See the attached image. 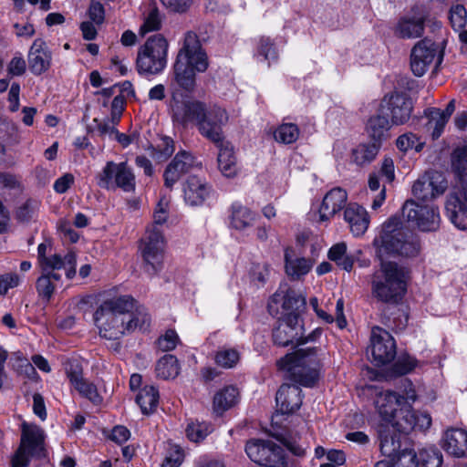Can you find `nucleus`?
Here are the masks:
<instances>
[{
    "instance_id": "13d9d810",
    "label": "nucleus",
    "mask_w": 467,
    "mask_h": 467,
    "mask_svg": "<svg viewBox=\"0 0 467 467\" xmlns=\"http://www.w3.org/2000/svg\"><path fill=\"white\" fill-rule=\"evenodd\" d=\"M161 26V17L160 11L157 7H153L150 10L145 17L143 25L140 26V33L145 35L151 31H157Z\"/></svg>"
},
{
    "instance_id": "37998d69",
    "label": "nucleus",
    "mask_w": 467,
    "mask_h": 467,
    "mask_svg": "<svg viewBox=\"0 0 467 467\" xmlns=\"http://www.w3.org/2000/svg\"><path fill=\"white\" fill-rule=\"evenodd\" d=\"M328 258L335 262L340 268L349 272L351 271L354 260L352 256L347 254V245L345 243L334 244L328 251Z\"/></svg>"
},
{
    "instance_id": "4468645a",
    "label": "nucleus",
    "mask_w": 467,
    "mask_h": 467,
    "mask_svg": "<svg viewBox=\"0 0 467 467\" xmlns=\"http://www.w3.org/2000/svg\"><path fill=\"white\" fill-rule=\"evenodd\" d=\"M412 110V99L402 92H394L389 96H385L379 108L381 113L390 117L392 125L405 124L410 119Z\"/></svg>"
},
{
    "instance_id": "864d4df0",
    "label": "nucleus",
    "mask_w": 467,
    "mask_h": 467,
    "mask_svg": "<svg viewBox=\"0 0 467 467\" xmlns=\"http://www.w3.org/2000/svg\"><path fill=\"white\" fill-rule=\"evenodd\" d=\"M393 467H419L420 461L413 449L405 447L392 459Z\"/></svg>"
},
{
    "instance_id": "052dcab7",
    "label": "nucleus",
    "mask_w": 467,
    "mask_h": 467,
    "mask_svg": "<svg viewBox=\"0 0 467 467\" xmlns=\"http://www.w3.org/2000/svg\"><path fill=\"white\" fill-rule=\"evenodd\" d=\"M39 202L36 200H27L16 210V218L20 222H28L38 209Z\"/></svg>"
},
{
    "instance_id": "cd10ccee",
    "label": "nucleus",
    "mask_w": 467,
    "mask_h": 467,
    "mask_svg": "<svg viewBox=\"0 0 467 467\" xmlns=\"http://www.w3.org/2000/svg\"><path fill=\"white\" fill-rule=\"evenodd\" d=\"M344 220L355 236L364 234L369 224L368 212L357 203H349L344 211Z\"/></svg>"
},
{
    "instance_id": "5701e85b",
    "label": "nucleus",
    "mask_w": 467,
    "mask_h": 467,
    "mask_svg": "<svg viewBox=\"0 0 467 467\" xmlns=\"http://www.w3.org/2000/svg\"><path fill=\"white\" fill-rule=\"evenodd\" d=\"M403 400L402 397H400L399 394L394 391L384 390L377 394L374 403L382 420L389 423L404 404Z\"/></svg>"
},
{
    "instance_id": "338daca9",
    "label": "nucleus",
    "mask_w": 467,
    "mask_h": 467,
    "mask_svg": "<svg viewBox=\"0 0 467 467\" xmlns=\"http://www.w3.org/2000/svg\"><path fill=\"white\" fill-rule=\"evenodd\" d=\"M26 69V64L22 57H14L7 66L8 74L11 76H21Z\"/></svg>"
},
{
    "instance_id": "473e14b6",
    "label": "nucleus",
    "mask_w": 467,
    "mask_h": 467,
    "mask_svg": "<svg viewBox=\"0 0 467 467\" xmlns=\"http://www.w3.org/2000/svg\"><path fill=\"white\" fill-rule=\"evenodd\" d=\"M451 222L459 229H467V207L458 194H451L445 205Z\"/></svg>"
},
{
    "instance_id": "09e8293b",
    "label": "nucleus",
    "mask_w": 467,
    "mask_h": 467,
    "mask_svg": "<svg viewBox=\"0 0 467 467\" xmlns=\"http://www.w3.org/2000/svg\"><path fill=\"white\" fill-rule=\"evenodd\" d=\"M299 136V130L296 124L285 123L280 125L275 131L274 137L277 142L291 144L295 142Z\"/></svg>"
},
{
    "instance_id": "49530a36",
    "label": "nucleus",
    "mask_w": 467,
    "mask_h": 467,
    "mask_svg": "<svg viewBox=\"0 0 467 467\" xmlns=\"http://www.w3.org/2000/svg\"><path fill=\"white\" fill-rule=\"evenodd\" d=\"M213 431V428L210 422H191L186 428V435L190 441L200 442L212 433Z\"/></svg>"
},
{
    "instance_id": "2eb2a0df",
    "label": "nucleus",
    "mask_w": 467,
    "mask_h": 467,
    "mask_svg": "<svg viewBox=\"0 0 467 467\" xmlns=\"http://www.w3.org/2000/svg\"><path fill=\"white\" fill-rule=\"evenodd\" d=\"M368 348L371 352L372 362L377 366L391 362L397 354L393 337L387 330L379 327L372 328Z\"/></svg>"
},
{
    "instance_id": "58836bf2",
    "label": "nucleus",
    "mask_w": 467,
    "mask_h": 467,
    "mask_svg": "<svg viewBox=\"0 0 467 467\" xmlns=\"http://www.w3.org/2000/svg\"><path fill=\"white\" fill-rule=\"evenodd\" d=\"M424 114L428 119L425 124L426 131L431 134L432 140L439 139L449 120L441 115V110L437 108L427 109L424 110Z\"/></svg>"
},
{
    "instance_id": "393cba45",
    "label": "nucleus",
    "mask_w": 467,
    "mask_h": 467,
    "mask_svg": "<svg viewBox=\"0 0 467 467\" xmlns=\"http://www.w3.org/2000/svg\"><path fill=\"white\" fill-rule=\"evenodd\" d=\"M210 192L211 187L197 176H190L183 184L184 202L191 206L202 205Z\"/></svg>"
},
{
    "instance_id": "ddd939ff",
    "label": "nucleus",
    "mask_w": 467,
    "mask_h": 467,
    "mask_svg": "<svg viewBox=\"0 0 467 467\" xmlns=\"http://www.w3.org/2000/svg\"><path fill=\"white\" fill-rule=\"evenodd\" d=\"M402 215L423 232H433L440 227L439 210L433 205H420L410 200L402 206Z\"/></svg>"
},
{
    "instance_id": "a211bd4d",
    "label": "nucleus",
    "mask_w": 467,
    "mask_h": 467,
    "mask_svg": "<svg viewBox=\"0 0 467 467\" xmlns=\"http://www.w3.org/2000/svg\"><path fill=\"white\" fill-rule=\"evenodd\" d=\"M198 167H201V163L197 162L192 153L185 150L179 151L164 171L165 187L171 190L182 175Z\"/></svg>"
},
{
    "instance_id": "aec40b11",
    "label": "nucleus",
    "mask_w": 467,
    "mask_h": 467,
    "mask_svg": "<svg viewBox=\"0 0 467 467\" xmlns=\"http://www.w3.org/2000/svg\"><path fill=\"white\" fill-rule=\"evenodd\" d=\"M275 401L278 412L293 413L302 404V390L296 384H283L276 392Z\"/></svg>"
},
{
    "instance_id": "69168bd1",
    "label": "nucleus",
    "mask_w": 467,
    "mask_h": 467,
    "mask_svg": "<svg viewBox=\"0 0 467 467\" xmlns=\"http://www.w3.org/2000/svg\"><path fill=\"white\" fill-rule=\"evenodd\" d=\"M171 12L182 14L189 10L193 0H161Z\"/></svg>"
},
{
    "instance_id": "c85d7f7f",
    "label": "nucleus",
    "mask_w": 467,
    "mask_h": 467,
    "mask_svg": "<svg viewBox=\"0 0 467 467\" xmlns=\"http://www.w3.org/2000/svg\"><path fill=\"white\" fill-rule=\"evenodd\" d=\"M257 213L240 202H234L230 208V226L236 231L244 232L252 228L256 220Z\"/></svg>"
},
{
    "instance_id": "f257e3e1",
    "label": "nucleus",
    "mask_w": 467,
    "mask_h": 467,
    "mask_svg": "<svg viewBox=\"0 0 467 467\" xmlns=\"http://www.w3.org/2000/svg\"><path fill=\"white\" fill-rule=\"evenodd\" d=\"M171 108L173 122L182 127L195 123L202 137L211 142L221 141V130L229 120L225 109L214 105L207 109L200 101L178 99L175 93L172 94Z\"/></svg>"
},
{
    "instance_id": "6e6d98bb",
    "label": "nucleus",
    "mask_w": 467,
    "mask_h": 467,
    "mask_svg": "<svg viewBox=\"0 0 467 467\" xmlns=\"http://www.w3.org/2000/svg\"><path fill=\"white\" fill-rule=\"evenodd\" d=\"M396 145L400 150L404 152L412 149L419 152L422 150L424 142L420 141L416 134L408 132L397 139Z\"/></svg>"
},
{
    "instance_id": "7c9ffc66",
    "label": "nucleus",
    "mask_w": 467,
    "mask_h": 467,
    "mask_svg": "<svg viewBox=\"0 0 467 467\" xmlns=\"http://www.w3.org/2000/svg\"><path fill=\"white\" fill-rule=\"evenodd\" d=\"M240 399L239 389L233 386H226L218 390L213 400V412L222 416L226 410L234 407Z\"/></svg>"
},
{
    "instance_id": "6e6552de",
    "label": "nucleus",
    "mask_w": 467,
    "mask_h": 467,
    "mask_svg": "<svg viewBox=\"0 0 467 467\" xmlns=\"http://www.w3.org/2000/svg\"><path fill=\"white\" fill-rule=\"evenodd\" d=\"M47 456L46 433L36 424L21 423L20 443L11 459V467H27L31 459Z\"/></svg>"
},
{
    "instance_id": "6ab92c4d",
    "label": "nucleus",
    "mask_w": 467,
    "mask_h": 467,
    "mask_svg": "<svg viewBox=\"0 0 467 467\" xmlns=\"http://www.w3.org/2000/svg\"><path fill=\"white\" fill-rule=\"evenodd\" d=\"M65 371L71 386L81 395L94 404L101 401L97 387L83 378V369L77 360L67 361L65 364Z\"/></svg>"
},
{
    "instance_id": "e2e57ef3",
    "label": "nucleus",
    "mask_w": 467,
    "mask_h": 467,
    "mask_svg": "<svg viewBox=\"0 0 467 467\" xmlns=\"http://www.w3.org/2000/svg\"><path fill=\"white\" fill-rule=\"evenodd\" d=\"M20 284V277L16 273H5L0 275V295H5L10 288L18 286Z\"/></svg>"
},
{
    "instance_id": "4c0bfd02",
    "label": "nucleus",
    "mask_w": 467,
    "mask_h": 467,
    "mask_svg": "<svg viewBox=\"0 0 467 467\" xmlns=\"http://www.w3.org/2000/svg\"><path fill=\"white\" fill-rule=\"evenodd\" d=\"M272 301L279 303L282 301V306L287 313H297L306 305V299L301 295L297 294L292 289H287L285 292L278 290L272 297Z\"/></svg>"
},
{
    "instance_id": "f8f14e48",
    "label": "nucleus",
    "mask_w": 467,
    "mask_h": 467,
    "mask_svg": "<svg viewBox=\"0 0 467 467\" xmlns=\"http://www.w3.org/2000/svg\"><path fill=\"white\" fill-rule=\"evenodd\" d=\"M97 178L98 185L107 190L120 188L127 192L135 190V175L126 161H108Z\"/></svg>"
},
{
    "instance_id": "3c124183",
    "label": "nucleus",
    "mask_w": 467,
    "mask_h": 467,
    "mask_svg": "<svg viewBox=\"0 0 467 467\" xmlns=\"http://www.w3.org/2000/svg\"><path fill=\"white\" fill-rule=\"evenodd\" d=\"M39 267L41 273L46 275L57 274V271L67 267V254L64 257L57 254L47 256L42 260Z\"/></svg>"
},
{
    "instance_id": "de8ad7c7",
    "label": "nucleus",
    "mask_w": 467,
    "mask_h": 467,
    "mask_svg": "<svg viewBox=\"0 0 467 467\" xmlns=\"http://www.w3.org/2000/svg\"><path fill=\"white\" fill-rule=\"evenodd\" d=\"M256 57H261L264 61L268 62V66L271 63L276 62L278 58V53L275 47V44L271 41L269 37L262 36L259 39L256 52Z\"/></svg>"
},
{
    "instance_id": "79ce46f5",
    "label": "nucleus",
    "mask_w": 467,
    "mask_h": 467,
    "mask_svg": "<svg viewBox=\"0 0 467 467\" xmlns=\"http://www.w3.org/2000/svg\"><path fill=\"white\" fill-rule=\"evenodd\" d=\"M178 359L175 356L167 354L160 358L156 364V375L163 379H174L179 374Z\"/></svg>"
},
{
    "instance_id": "7ed1b4c3",
    "label": "nucleus",
    "mask_w": 467,
    "mask_h": 467,
    "mask_svg": "<svg viewBox=\"0 0 467 467\" xmlns=\"http://www.w3.org/2000/svg\"><path fill=\"white\" fill-rule=\"evenodd\" d=\"M134 308V299L129 296L105 300L95 311L93 318L99 336L118 340L130 333L129 310Z\"/></svg>"
},
{
    "instance_id": "dca6fc26",
    "label": "nucleus",
    "mask_w": 467,
    "mask_h": 467,
    "mask_svg": "<svg viewBox=\"0 0 467 467\" xmlns=\"http://www.w3.org/2000/svg\"><path fill=\"white\" fill-rule=\"evenodd\" d=\"M436 57L438 64L441 63L443 54H438L437 45L429 38L420 40L410 53V67L413 74L417 77L423 76Z\"/></svg>"
},
{
    "instance_id": "4d7b16f0",
    "label": "nucleus",
    "mask_w": 467,
    "mask_h": 467,
    "mask_svg": "<svg viewBox=\"0 0 467 467\" xmlns=\"http://www.w3.org/2000/svg\"><path fill=\"white\" fill-rule=\"evenodd\" d=\"M419 455L421 467H441L443 462L441 452L436 448L423 449Z\"/></svg>"
},
{
    "instance_id": "0eeeda50",
    "label": "nucleus",
    "mask_w": 467,
    "mask_h": 467,
    "mask_svg": "<svg viewBox=\"0 0 467 467\" xmlns=\"http://www.w3.org/2000/svg\"><path fill=\"white\" fill-rule=\"evenodd\" d=\"M169 201L161 198L154 211L153 224L150 226L141 239L140 251L144 267L150 275H155L162 268L165 241L160 226L168 218Z\"/></svg>"
},
{
    "instance_id": "1a4fd4ad",
    "label": "nucleus",
    "mask_w": 467,
    "mask_h": 467,
    "mask_svg": "<svg viewBox=\"0 0 467 467\" xmlns=\"http://www.w3.org/2000/svg\"><path fill=\"white\" fill-rule=\"evenodd\" d=\"M168 42L160 34L150 37L138 51L136 67L140 75L161 73L167 65Z\"/></svg>"
},
{
    "instance_id": "2f4dec72",
    "label": "nucleus",
    "mask_w": 467,
    "mask_h": 467,
    "mask_svg": "<svg viewBox=\"0 0 467 467\" xmlns=\"http://www.w3.org/2000/svg\"><path fill=\"white\" fill-rule=\"evenodd\" d=\"M311 260L296 255L294 249L287 247L285 250V268L288 276L299 279L306 275L312 268Z\"/></svg>"
},
{
    "instance_id": "c03bdc74",
    "label": "nucleus",
    "mask_w": 467,
    "mask_h": 467,
    "mask_svg": "<svg viewBox=\"0 0 467 467\" xmlns=\"http://www.w3.org/2000/svg\"><path fill=\"white\" fill-rule=\"evenodd\" d=\"M60 278L59 274L46 275L41 273L36 283L38 296L46 301H49L55 291V282H58Z\"/></svg>"
},
{
    "instance_id": "e433bc0d",
    "label": "nucleus",
    "mask_w": 467,
    "mask_h": 467,
    "mask_svg": "<svg viewBox=\"0 0 467 467\" xmlns=\"http://www.w3.org/2000/svg\"><path fill=\"white\" fill-rule=\"evenodd\" d=\"M389 423L390 427L400 434H408L416 429L415 411L412 410L411 405L404 403Z\"/></svg>"
},
{
    "instance_id": "4be33fe9",
    "label": "nucleus",
    "mask_w": 467,
    "mask_h": 467,
    "mask_svg": "<svg viewBox=\"0 0 467 467\" xmlns=\"http://www.w3.org/2000/svg\"><path fill=\"white\" fill-rule=\"evenodd\" d=\"M348 193L340 187H335L326 193L319 208L321 221H327L346 207Z\"/></svg>"
},
{
    "instance_id": "f3484780",
    "label": "nucleus",
    "mask_w": 467,
    "mask_h": 467,
    "mask_svg": "<svg viewBox=\"0 0 467 467\" xmlns=\"http://www.w3.org/2000/svg\"><path fill=\"white\" fill-rule=\"evenodd\" d=\"M447 186V181L441 172L427 171L414 182L412 193L417 199L428 202L441 195Z\"/></svg>"
},
{
    "instance_id": "774afa93",
    "label": "nucleus",
    "mask_w": 467,
    "mask_h": 467,
    "mask_svg": "<svg viewBox=\"0 0 467 467\" xmlns=\"http://www.w3.org/2000/svg\"><path fill=\"white\" fill-rule=\"evenodd\" d=\"M182 461L183 452L179 447H176L175 450L170 453V455L166 456L161 464V467H179Z\"/></svg>"
},
{
    "instance_id": "680f3d73",
    "label": "nucleus",
    "mask_w": 467,
    "mask_h": 467,
    "mask_svg": "<svg viewBox=\"0 0 467 467\" xmlns=\"http://www.w3.org/2000/svg\"><path fill=\"white\" fill-rule=\"evenodd\" d=\"M174 141L169 137H161L155 148V155L159 160H166L174 152Z\"/></svg>"
},
{
    "instance_id": "a19ab883",
    "label": "nucleus",
    "mask_w": 467,
    "mask_h": 467,
    "mask_svg": "<svg viewBox=\"0 0 467 467\" xmlns=\"http://www.w3.org/2000/svg\"><path fill=\"white\" fill-rule=\"evenodd\" d=\"M380 145L375 142L359 144L352 150V161L359 166L369 164L377 157Z\"/></svg>"
},
{
    "instance_id": "0e129e2a",
    "label": "nucleus",
    "mask_w": 467,
    "mask_h": 467,
    "mask_svg": "<svg viewBox=\"0 0 467 467\" xmlns=\"http://www.w3.org/2000/svg\"><path fill=\"white\" fill-rule=\"evenodd\" d=\"M179 340L178 335L174 330H167L165 335L158 340L159 348L163 351H171L175 348Z\"/></svg>"
},
{
    "instance_id": "bb28decb",
    "label": "nucleus",
    "mask_w": 467,
    "mask_h": 467,
    "mask_svg": "<svg viewBox=\"0 0 467 467\" xmlns=\"http://www.w3.org/2000/svg\"><path fill=\"white\" fill-rule=\"evenodd\" d=\"M219 150L218 167L223 176L233 178L237 173V163L230 142L225 140L223 130H221V141L213 142Z\"/></svg>"
},
{
    "instance_id": "c9c22d12",
    "label": "nucleus",
    "mask_w": 467,
    "mask_h": 467,
    "mask_svg": "<svg viewBox=\"0 0 467 467\" xmlns=\"http://www.w3.org/2000/svg\"><path fill=\"white\" fill-rule=\"evenodd\" d=\"M301 432L306 434L305 427H302L300 431H289L279 437V441L287 450L297 457H305L306 451L309 449L307 438L306 436L303 437Z\"/></svg>"
},
{
    "instance_id": "5fc2aeb1",
    "label": "nucleus",
    "mask_w": 467,
    "mask_h": 467,
    "mask_svg": "<svg viewBox=\"0 0 467 467\" xmlns=\"http://www.w3.org/2000/svg\"><path fill=\"white\" fill-rule=\"evenodd\" d=\"M449 20L455 31L462 30L467 23V10L464 5L461 4L452 5L449 11Z\"/></svg>"
},
{
    "instance_id": "39448f33",
    "label": "nucleus",
    "mask_w": 467,
    "mask_h": 467,
    "mask_svg": "<svg viewBox=\"0 0 467 467\" xmlns=\"http://www.w3.org/2000/svg\"><path fill=\"white\" fill-rule=\"evenodd\" d=\"M410 270L396 262L380 259V268L372 275L371 294L377 300L396 305L407 292Z\"/></svg>"
},
{
    "instance_id": "72a5a7b5",
    "label": "nucleus",
    "mask_w": 467,
    "mask_h": 467,
    "mask_svg": "<svg viewBox=\"0 0 467 467\" xmlns=\"http://www.w3.org/2000/svg\"><path fill=\"white\" fill-rule=\"evenodd\" d=\"M451 222L459 229H467V207L458 194H451L445 205Z\"/></svg>"
},
{
    "instance_id": "bf43d9fd",
    "label": "nucleus",
    "mask_w": 467,
    "mask_h": 467,
    "mask_svg": "<svg viewBox=\"0 0 467 467\" xmlns=\"http://www.w3.org/2000/svg\"><path fill=\"white\" fill-rule=\"evenodd\" d=\"M416 367V359L409 355L399 357L392 367V372L402 376L410 373Z\"/></svg>"
},
{
    "instance_id": "9d476101",
    "label": "nucleus",
    "mask_w": 467,
    "mask_h": 467,
    "mask_svg": "<svg viewBox=\"0 0 467 467\" xmlns=\"http://www.w3.org/2000/svg\"><path fill=\"white\" fill-rule=\"evenodd\" d=\"M303 325L297 313H286L277 321V326L273 329V341L275 345L285 347L296 343L302 345L308 341H314L321 335L319 329L314 330L306 337H303Z\"/></svg>"
},
{
    "instance_id": "f704fd0d",
    "label": "nucleus",
    "mask_w": 467,
    "mask_h": 467,
    "mask_svg": "<svg viewBox=\"0 0 467 467\" xmlns=\"http://www.w3.org/2000/svg\"><path fill=\"white\" fill-rule=\"evenodd\" d=\"M390 126L388 117L379 111L368 119L366 131L373 142L380 145L381 141L389 137Z\"/></svg>"
},
{
    "instance_id": "c756f323",
    "label": "nucleus",
    "mask_w": 467,
    "mask_h": 467,
    "mask_svg": "<svg viewBox=\"0 0 467 467\" xmlns=\"http://www.w3.org/2000/svg\"><path fill=\"white\" fill-rule=\"evenodd\" d=\"M379 438L380 451L383 455L393 459L401 451V434L389 425L379 428Z\"/></svg>"
},
{
    "instance_id": "20e7f679",
    "label": "nucleus",
    "mask_w": 467,
    "mask_h": 467,
    "mask_svg": "<svg viewBox=\"0 0 467 467\" xmlns=\"http://www.w3.org/2000/svg\"><path fill=\"white\" fill-rule=\"evenodd\" d=\"M377 256L381 259L385 254H397L402 257H417L421 252L420 238L402 227L396 218H390L382 225L379 234L374 239Z\"/></svg>"
},
{
    "instance_id": "9b49d317",
    "label": "nucleus",
    "mask_w": 467,
    "mask_h": 467,
    "mask_svg": "<svg viewBox=\"0 0 467 467\" xmlns=\"http://www.w3.org/2000/svg\"><path fill=\"white\" fill-rule=\"evenodd\" d=\"M247 456L265 467H288L284 449L270 440L253 439L245 445Z\"/></svg>"
},
{
    "instance_id": "ea45409f",
    "label": "nucleus",
    "mask_w": 467,
    "mask_h": 467,
    "mask_svg": "<svg viewBox=\"0 0 467 467\" xmlns=\"http://www.w3.org/2000/svg\"><path fill=\"white\" fill-rule=\"evenodd\" d=\"M136 402L143 414L149 415L155 411L159 404V391L154 386L143 387L136 397Z\"/></svg>"
},
{
    "instance_id": "8fccbe9b",
    "label": "nucleus",
    "mask_w": 467,
    "mask_h": 467,
    "mask_svg": "<svg viewBox=\"0 0 467 467\" xmlns=\"http://www.w3.org/2000/svg\"><path fill=\"white\" fill-rule=\"evenodd\" d=\"M215 363L223 368L235 367L240 359L239 352L234 348H221L216 352Z\"/></svg>"
},
{
    "instance_id": "a878e982",
    "label": "nucleus",
    "mask_w": 467,
    "mask_h": 467,
    "mask_svg": "<svg viewBox=\"0 0 467 467\" xmlns=\"http://www.w3.org/2000/svg\"><path fill=\"white\" fill-rule=\"evenodd\" d=\"M441 447L453 457H465L467 455V431L458 428L448 429L443 434Z\"/></svg>"
},
{
    "instance_id": "412c9836",
    "label": "nucleus",
    "mask_w": 467,
    "mask_h": 467,
    "mask_svg": "<svg viewBox=\"0 0 467 467\" xmlns=\"http://www.w3.org/2000/svg\"><path fill=\"white\" fill-rule=\"evenodd\" d=\"M52 54L47 43L36 38L28 52L29 69L34 75H41L47 71L51 65Z\"/></svg>"
},
{
    "instance_id": "b1692460",
    "label": "nucleus",
    "mask_w": 467,
    "mask_h": 467,
    "mask_svg": "<svg viewBox=\"0 0 467 467\" xmlns=\"http://www.w3.org/2000/svg\"><path fill=\"white\" fill-rule=\"evenodd\" d=\"M425 29V17L423 16L405 15L401 16L394 26V35L403 39L421 37Z\"/></svg>"
},
{
    "instance_id": "f03ea898",
    "label": "nucleus",
    "mask_w": 467,
    "mask_h": 467,
    "mask_svg": "<svg viewBox=\"0 0 467 467\" xmlns=\"http://www.w3.org/2000/svg\"><path fill=\"white\" fill-rule=\"evenodd\" d=\"M208 65V57L198 36L192 31L186 32L173 65L171 86L176 84L186 91H192L196 73L204 72Z\"/></svg>"
},
{
    "instance_id": "423d86ee",
    "label": "nucleus",
    "mask_w": 467,
    "mask_h": 467,
    "mask_svg": "<svg viewBox=\"0 0 467 467\" xmlns=\"http://www.w3.org/2000/svg\"><path fill=\"white\" fill-rule=\"evenodd\" d=\"M277 366L296 384L311 388L318 380L322 364L318 349L306 348L285 355L277 361Z\"/></svg>"
},
{
    "instance_id": "603ef678",
    "label": "nucleus",
    "mask_w": 467,
    "mask_h": 467,
    "mask_svg": "<svg viewBox=\"0 0 467 467\" xmlns=\"http://www.w3.org/2000/svg\"><path fill=\"white\" fill-rule=\"evenodd\" d=\"M129 318L132 320L130 333L136 328L146 330L150 323V317L144 306L137 307L135 312H133V309L129 310Z\"/></svg>"
},
{
    "instance_id": "a18cd8bd",
    "label": "nucleus",
    "mask_w": 467,
    "mask_h": 467,
    "mask_svg": "<svg viewBox=\"0 0 467 467\" xmlns=\"http://www.w3.org/2000/svg\"><path fill=\"white\" fill-rule=\"evenodd\" d=\"M451 168L459 180L467 177V145L457 147L452 151Z\"/></svg>"
}]
</instances>
